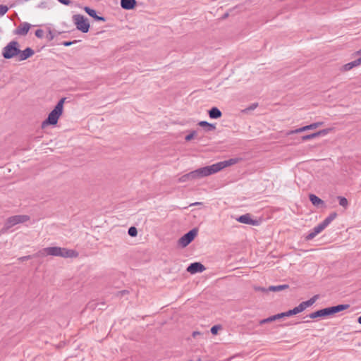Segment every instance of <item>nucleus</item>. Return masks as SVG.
<instances>
[{
  "mask_svg": "<svg viewBox=\"0 0 361 361\" xmlns=\"http://www.w3.org/2000/svg\"><path fill=\"white\" fill-rule=\"evenodd\" d=\"M66 98H61L55 106L54 109L49 114L48 117L45 119L42 123V127L44 128L49 125H56L58 123V120L62 115L63 104Z\"/></svg>",
  "mask_w": 361,
  "mask_h": 361,
  "instance_id": "1",
  "label": "nucleus"
},
{
  "mask_svg": "<svg viewBox=\"0 0 361 361\" xmlns=\"http://www.w3.org/2000/svg\"><path fill=\"white\" fill-rule=\"evenodd\" d=\"M349 307V305H338L310 313L308 317L310 319H315L317 317H324L329 316L341 311L345 310Z\"/></svg>",
  "mask_w": 361,
  "mask_h": 361,
  "instance_id": "2",
  "label": "nucleus"
},
{
  "mask_svg": "<svg viewBox=\"0 0 361 361\" xmlns=\"http://www.w3.org/2000/svg\"><path fill=\"white\" fill-rule=\"evenodd\" d=\"M48 255L63 258H75L78 256V252L74 250L60 247H49Z\"/></svg>",
  "mask_w": 361,
  "mask_h": 361,
  "instance_id": "3",
  "label": "nucleus"
},
{
  "mask_svg": "<svg viewBox=\"0 0 361 361\" xmlns=\"http://www.w3.org/2000/svg\"><path fill=\"white\" fill-rule=\"evenodd\" d=\"M29 220L30 216L27 215H15L10 216L6 220L4 228H2V232L6 233L11 227L18 224L25 223Z\"/></svg>",
  "mask_w": 361,
  "mask_h": 361,
  "instance_id": "4",
  "label": "nucleus"
},
{
  "mask_svg": "<svg viewBox=\"0 0 361 361\" xmlns=\"http://www.w3.org/2000/svg\"><path fill=\"white\" fill-rule=\"evenodd\" d=\"M73 22L76 28L83 33H87L90 29V23L87 18L80 14L73 16Z\"/></svg>",
  "mask_w": 361,
  "mask_h": 361,
  "instance_id": "5",
  "label": "nucleus"
},
{
  "mask_svg": "<svg viewBox=\"0 0 361 361\" xmlns=\"http://www.w3.org/2000/svg\"><path fill=\"white\" fill-rule=\"evenodd\" d=\"M18 42L11 41L3 49V51H2L3 56L6 59H9L16 56H18V53H20V49H18Z\"/></svg>",
  "mask_w": 361,
  "mask_h": 361,
  "instance_id": "6",
  "label": "nucleus"
},
{
  "mask_svg": "<svg viewBox=\"0 0 361 361\" xmlns=\"http://www.w3.org/2000/svg\"><path fill=\"white\" fill-rule=\"evenodd\" d=\"M196 235L197 231L195 229L190 231L178 240V244L183 247H186L193 240Z\"/></svg>",
  "mask_w": 361,
  "mask_h": 361,
  "instance_id": "7",
  "label": "nucleus"
},
{
  "mask_svg": "<svg viewBox=\"0 0 361 361\" xmlns=\"http://www.w3.org/2000/svg\"><path fill=\"white\" fill-rule=\"evenodd\" d=\"M196 171H197L199 178H202L210 176L212 174H214L215 173H217V171H216L214 164L211 166H205V167H202V168L196 169Z\"/></svg>",
  "mask_w": 361,
  "mask_h": 361,
  "instance_id": "8",
  "label": "nucleus"
},
{
  "mask_svg": "<svg viewBox=\"0 0 361 361\" xmlns=\"http://www.w3.org/2000/svg\"><path fill=\"white\" fill-rule=\"evenodd\" d=\"M323 125H324L323 122L313 123H311L310 125H307V126H305L297 128L295 130H291L289 133H288L287 135H291V134H295V133H300L305 132L306 130H314V129H316V128H319V127H320V126H322Z\"/></svg>",
  "mask_w": 361,
  "mask_h": 361,
  "instance_id": "9",
  "label": "nucleus"
},
{
  "mask_svg": "<svg viewBox=\"0 0 361 361\" xmlns=\"http://www.w3.org/2000/svg\"><path fill=\"white\" fill-rule=\"evenodd\" d=\"M239 161H240V159H238V158H233V159H230L228 160H225L223 161L216 163V164H214V165H215L217 172H219L226 167H228V166H230L237 164Z\"/></svg>",
  "mask_w": 361,
  "mask_h": 361,
  "instance_id": "10",
  "label": "nucleus"
},
{
  "mask_svg": "<svg viewBox=\"0 0 361 361\" xmlns=\"http://www.w3.org/2000/svg\"><path fill=\"white\" fill-rule=\"evenodd\" d=\"M331 130V128L323 129V130H319L316 133H312L310 135H303L301 137V139L302 141H307L309 140H312V139L318 137L319 136H324V135H327Z\"/></svg>",
  "mask_w": 361,
  "mask_h": 361,
  "instance_id": "11",
  "label": "nucleus"
},
{
  "mask_svg": "<svg viewBox=\"0 0 361 361\" xmlns=\"http://www.w3.org/2000/svg\"><path fill=\"white\" fill-rule=\"evenodd\" d=\"M206 269L205 267L201 264L200 262H194L190 264L188 268L187 271L189 273L194 274L196 273H201Z\"/></svg>",
  "mask_w": 361,
  "mask_h": 361,
  "instance_id": "12",
  "label": "nucleus"
},
{
  "mask_svg": "<svg viewBox=\"0 0 361 361\" xmlns=\"http://www.w3.org/2000/svg\"><path fill=\"white\" fill-rule=\"evenodd\" d=\"M327 226L323 222H322L321 224H318L306 236V240H310L313 239L316 235H317L319 233H320Z\"/></svg>",
  "mask_w": 361,
  "mask_h": 361,
  "instance_id": "13",
  "label": "nucleus"
},
{
  "mask_svg": "<svg viewBox=\"0 0 361 361\" xmlns=\"http://www.w3.org/2000/svg\"><path fill=\"white\" fill-rule=\"evenodd\" d=\"M327 226L323 222H322L321 224H318L306 236V240H310L313 239L316 235H317L319 233H320Z\"/></svg>",
  "mask_w": 361,
  "mask_h": 361,
  "instance_id": "14",
  "label": "nucleus"
},
{
  "mask_svg": "<svg viewBox=\"0 0 361 361\" xmlns=\"http://www.w3.org/2000/svg\"><path fill=\"white\" fill-rule=\"evenodd\" d=\"M327 226L323 222H322L321 224H318L306 236V240H310L313 239L316 235H317L319 233H320Z\"/></svg>",
  "mask_w": 361,
  "mask_h": 361,
  "instance_id": "15",
  "label": "nucleus"
},
{
  "mask_svg": "<svg viewBox=\"0 0 361 361\" xmlns=\"http://www.w3.org/2000/svg\"><path fill=\"white\" fill-rule=\"evenodd\" d=\"M31 27V25L27 22L20 23L18 27L14 31L16 35L25 36L27 34L29 30Z\"/></svg>",
  "mask_w": 361,
  "mask_h": 361,
  "instance_id": "16",
  "label": "nucleus"
},
{
  "mask_svg": "<svg viewBox=\"0 0 361 361\" xmlns=\"http://www.w3.org/2000/svg\"><path fill=\"white\" fill-rule=\"evenodd\" d=\"M236 220L242 224H249V225H257V221L253 220L251 219V215L250 214H245L242 216H240Z\"/></svg>",
  "mask_w": 361,
  "mask_h": 361,
  "instance_id": "17",
  "label": "nucleus"
},
{
  "mask_svg": "<svg viewBox=\"0 0 361 361\" xmlns=\"http://www.w3.org/2000/svg\"><path fill=\"white\" fill-rule=\"evenodd\" d=\"M317 298H318V296L317 295H314L312 298H311L310 300H308L307 301L302 302L301 303H300V305L298 306L299 310H300V311L302 312L305 309H307V307L312 306L316 302Z\"/></svg>",
  "mask_w": 361,
  "mask_h": 361,
  "instance_id": "18",
  "label": "nucleus"
},
{
  "mask_svg": "<svg viewBox=\"0 0 361 361\" xmlns=\"http://www.w3.org/2000/svg\"><path fill=\"white\" fill-rule=\"evenodd\" d=\"M35 54L34 51L30 48L27 47L23 51L20 50V53H18V57L19 61H24L27 59L31 57Z\"/></svg>",
  "mask_w": 361,
  "mask_h": 361,
  "instance_id": "19",
  "label": "nucleus"
},
{
  "mask_svg": "<svg viewBox=\"0 0 361 361\" xmlns=\"http://www.w3.org/2000/svg\"><path fill=\"white\" fill-rule=\"evenodd\" d=\"M360 65H361V57L353 61H351L350 63L345 64L342 67V71H348L351 70L352 68H353L354 67L358 66Z\"/></svg>",
  "mask_w": 361,
  "mask_h": 361,
  "instance_id": "20",
  "label": "nucleus"
},
{
  "mask_svg": "<svg viewBox=\"0 0 361 361\" xmlns=\"http://www.w3.org/2000/svg\"><path fill=\"white\" fill-rule=\"evenodd\" d=\"M121 6L123 9L130 10L136 6L135 0H121Z\"/></svg>",
  "mask_w": 361,
  "mask_h": 361,
  "instance_id": "21",
  "label": "nucleus"
},
{
  "mask_svg": "<svg viewBox=\"0 0 361 361\" xmlns=\"http://www.w3.org/2000/svg\"><path fill=\"white\" fill-rule=\"evenodd\" d=\"M309 197H310V200L311 201V202L312 203L313 205H314L316 207H319V206L322 207L324 205V202L322 199H320L319 197L316 196L315 195L310 194Z\"/></svg>",
  "mask_w": 361,
  "mask_h": 361,
  "instance_id": "22",
  "label": "nucleus"
},
{
  "mask_svg": "<svg viewBox=\"0 0 361 361\" xmlns=\"http://www.w3.org/2000/svg\"><path fill=\"white\" fill-rule=\"evenodd\" d=\"M209 115L211 118H219L221 116V111L216 107L212 108L209 111Z\"/></svg>",
  "mask_w": 361,
  "mask_h": 361,
  "instance_id": "23",
  "label": "nucleus"
},
{
  "mask_svg": "<svg viewBox=\"0 0 361 361\" xmlns=\"http://www.w3.org/2000/svg\"><path fill=\"white\" fill-rule=\"evenodd\" d=\"M289 286L287 284L279 285V286H271L269 287L268 290L278 292L288 288Z\"/></svg>",
  "mask_w": 361,
  "mask_h": 361,
  "instance_id": "24",
  "label": "nucleus"
},
{
  "mask_svg": "<svg viewBox=\"0 0 361 361\" xmlns=\"http://www.w3.org/2000/svg\"><path fill=\"white\" fill-rule=\"evenodd\" d=\"M198 125L203 128L207 127V130H208V131L214 130L216 128L214 125L209 123L207 121H200L198 123Z\"/></svg>",
  "mask_w": 361,
  "mask_h": 361,
  "instance_id": "25",
  "label": "nucleus"
},
{
  "mask_svg": "<svg viewBox=\"0 0 361 361\" xmlns=\"http://www.w3.org/2000/svg\"><path fill=\"white\" fill-rule=\"evenodd\" d=\"M48 250H49L48 247L43 248V249L40 250L39 251H38L36 254H35L33 255V257H43L47 255H49L48 251H47Z\"/></svg>",
  "mask_w": 361,
  "mask_h": 361,
  "instance_id": "26",
  "label": "nucleus"
},
{
  "mask_svg": "<svg viewBox=\"0 0 361 361\" xmlns=\"http://www.w3.org/2000/svg\"><path fill=\"white\" fill-rule=\"evenodd\" d=\"M336 214L333 213L331 214L328 217H326L322 222L328 226L329 224L336 218Z\"/></svg>",
  "mask_w": 361,
  "mask_h": 361,
  "instance_id": "27",
  "label": "nucleus"
},
{
  "mask_svg": "<svg viewBox=\"0 0 361 361\" xmlns=\"http://www.w3.org/2000/svg\"><path fill=\"white\" fill-rule=\"evenodd\" d=\"M83 9L90 16L92 17L93 18L94 16H97L96 11L88 6H85Z\"/></svg>",
  "mask_w": 361,
  "mask_h": 361,
  "instance_id": "28",
  "label": "nucleus"
},
{
  "mask_svg": "<svg viewBox=\"0 0 361 361\" xmlns=\"http://www.w3.org/2000/svg\"><path fill=\"white\" fill-rule=\"evenodd\" d=\"M338 199L339 200V204L343 207H347L348 205V202L345 197H338Z\"/></svg>",
  "mask_w": 361,
  "mask_h": 361,
  "instance_id": "29",
  "label": "nucleus"
},
{
  "mask_svg": "<svg viewBox=\"0 0 361 361\" xmlns=\"http://www.w3.org/2000/svg\"><path fill=\"white\" fill-rule=\"evenodd\" d=\"M189 180H190V177L189 173L183 175L182 176H180L178 178V182H180V183H184V182H187V181H189Z\"/></svg>",
  "mask_w": 361,
  "mask_h": 361,
  "instance_id": "30",
  "label": "nucleus"
},
{
  "mask_svg": "<svg viewBox=\"0 0 361 361\" xmlns=\"http://www.w3.org/2000/svg\"><path fill=\"white\" fill-rule=\"evenodd\" d=\"M128 233L132 237H135L137 235V230L135 227L131 226L129 228Z\"/></svg>",
  "mask_w": 361,
  "mask_h": 361,
  "instance_id": "31",
  "label": "nucleus"
},
{
  "mask_svg": "<svg viewBox=\"0 0 361 361\" xmlns=\"http://www.w3.org/2000/svg\"><path fill=\"white\" fill-rule=\"evenodd\" d=\"M257 106H258L257 103H253L250 106H249L248 107H247L246 109L243 110V112L247 113L250 111L255 110Z\"/></svg>",
  "mask_w": 361,
  "mask_h": 361,
  "instance_id": "32",
  "label": "nucleus"
},
{
  "mask_svg": "<svg viewBox=\"0 0 361 361\" xmlns=\"http://www.w3.org/2000/svg\"><path fill=\"white\" fill-rule=\"evenodd\" d=\"M189 174H190V180L200 179L196 170L190 172Z\"/></svg>",
  "mask_w": 361,
  "mask_h": 361,
  "instance_id": "33",
  "label": "nucleus"
},
{
  "mask_svg": "<svg viewBox=\"0 0 361 361\" xmlns=\"http://www.w3.org/2000/svg\"><path fill=\"white\" fill-rule=\"evenodd\" d=\"M295 314L293 310H288L287 312L281 313V315L282 316V318L284 317H290V316L295 315Z\"/></svg>",
  "mask_w": 361,
  "mask_h": 361,
  "instance_id": "34",
  "label": "nucleus"
},
{
  "mask_svg": "<svg viewBox=\"0 0 361 361\" xmlns=\"http://www.w3.org/2000/svg\"><path fill=\"white\" fill-rule=\"evenodd\" d=\"M197 134V131L195 130H192L190 134H188L186 137H185V140L186 141H190L191 140L192 138L195 137V136Z\"/></svg>",
  "mask_w": 361,
  "mask_h": 361,
  "instance_id": "35",
  "label": "nucleus"
},
{
  "mask_svg": "<svg viewBox=\"0 0 361 361\" xmlns=\"http://www.w3.org/2000/svg\"><path fill=\"white\" fill-rule=\"evenodd\" d=\"M8 10L6 6L0 5V16H4Z\"/></svg>",
  "mask_w": 361,
  "mask_h": 361,
  "instance_id": "36",
  "label": "nucleus"
},
{
  "mask_svg": "<svg viewBox=\"0 0 361 361\" xmlns=\"http://www.w3.org/2000/svg\"><path fill=\"white\" fill-rule=\"evenodd\" d=\"M221 329V326L215 325L211 328V333L214 335L218 333V331Z\"/></svg>",
  "mask_w": 361,
  "mask_h": 361,
  "instance_id": "37",
  "label": "nucleus"
},
{
  "mask_svg": "<svg viewBox=\"0 0 361 361\" xmlns=\"http://www.w3.org/2000/svg\"><path fill=\"white\" fill-rule=\"evenodd\" d=\"M35 36L38 38H42L44 36V31L41 29L37 30L35 31Z\"/></svg>",
  "mask_w": 361,
  "mask_h": 361,
  "instance_id": "38",
  "label": "nucleus"
},
{
  "mask_svg": "<svg viewBox=\"0 0 361 361\" xmlns=\"http://www.w3.org/2000/svg\"><path fill=\"white\" fill-rule=\"evenodd\" d=\"M269 317H270L271 322H274V321H276L277 319L282 318V316L281 315V313H279V314L271 316Z\"/></svg>",
  "mask_w": 361,
  "mask_h": 361,
  "instance_id": "39",
  "label": "nucleus"
},
{
  "mask_svg": "<svg viewBox=\"0 0 361 361\" xmlns=\"http://www.w3.org/2000/svg\"><path fill=\"white\" fill-rule=\"evenodd\" d=\"M32 256L31 255H27V256H23V257H20L18 259V261L20 262H24V261H26V260H28L32 258Z\"/></svg>",
  "mask_w": 361,
  "mask_h": 361,
  "instance_id": "40",
  "label": "nucleus"
},
{
  "mask_svg": "<svg viewBox=\"0 0 361 361\" xmlns=\"http://www.w3.org/2000/svg\"><path fill=\"white\" fill-rule=\"evenodd\" d=\"M269 322H271V320L270 317L262 319V320L259 321V323L260 325H262V324H267V323H269Z\"/></svg>",
  "mask_w": 361,
  "mask_h": 361,
  "instance_id": "41",
  "label": "nucleus"
},
{
  "mask_svg": "<svg viewBox=\"0 0 361 361\" xmlns=\"http://www.w3.org/2000/svg\"><path fill=\"white\" fill-rule=\"evenodd\" d=\"M58 1L66 6H69L71 4V1L70 0H58Z\"/></svg>",
  "mask_w": 361,
  "mask_h": 361,
  "instance_id": "42",
  "label": "nucleus"
},
{
  "mask_svg": "<svg viewBox=\"0 0 361 361\" xmlns=\"http://www.w3.org/2000/svg\"><path fill=\"white\" fill-rule=\"evenodd\" d=\"M94 18L97 20V21H102V22H104L106 21V19L103 16H94Z\"/></svg>",
  "mask_w": 361,
  "mask_h": 361,
  "instance_id": "43",
  "label": "nucleus"
},
{
  "mask_svg": "<svg viewBox=\"0 0 361 361\" xmlns=\"http://www.w3.org/2000/svg\"><path fill=\"white\" fill-rule=\"evenodd\" d=\"M77 41L75 40L73 42H63V44L65 46V47H69L71 46V44L75 43Z\"/></svg>",
  "mask_w": 361,
  "mask_h": 361,
  "instance_id": "44",
  "label": "nucleus"
},
{
  "mask_svg": "<svg viewBox=\"0 0 361 361\" xmlns=\"http://www.w3.org/2000/svg\"><path fill=\"white\" fill-rule=\"evenodd\" d=\"M293 310V311H294V312H295V314H298V313H300V312H301L300 311V310H299V308H298V306H297V307H294Z\"/></svg>",
  "mask_w": 361,
  "mask_h": 361,
  "instance_id": "45",
  "label": "nucleus"
},
{
  "mask_svg": "<svg viewBox=\"0 0 361 361\" xmlns=\"http://www.w3.org/2000/svg\"><path fill=\"white\" fill-rule=\"evenodd\" d=\"M202 204V202H196L190 204V206L192 207V206H195V205H200Z\"/></svg>",
  "mask_w": 361,
  "mask_h": 361,
  "instance_id": "46",
  "label": "nucleus"
},
{
  "mask_svg": "<svg viewBox=\"0 0 361 361\" xmlns=\"http://www.w3.org/2000/svg\"><path fill=\"white\" fill-rule=\"evenodd\" d=\"M118 293H119L121 295H125V294L128 293V290H122V291H120Z\"/></svg>",
  "mask_w": 361,
  "mask_h": 361,
  "instance_id": "47",
  "label": "nucleus"
},
{
  "mask_svg": "<svg viewBox=\"0 0 361 361\" xmlns=\"http://www.w3.org/2000/svg\"><path fill=\"white\" fill-rule=\"evenodd\" d=\"M49 40L53 39L54 36H53L52 32H51V30H49Z\"/></svg>",
  "mask_w": 361,
  "mask_h": 361,
  "instance_id": "48",
  "label": "nucleus"
},
{
  "mask_svg": "<svg viewBox=\"0 0 361 361\" xmlns=\"http://www.w3.org/2000/svg\"><path fill=\"white\" fill-rule=\"evenodd\" d=\"M199 334H200V332H198V331H194V332H193V334H192V336H193V337H195V336H196V335H199Z\"/></svg>",
  "mask_w": 361,
  "mask_h": 361,
  "instance_id": "49",
  "label": "nucleus"
},
{
  "mask_svg": "<svg viewBox=\"0 0 361 361\" xmlns=\"http://www.w3.org/2000/svg\"><path fill=\"white\" fill-rule=\"evenodd\" d=\"M44 4H45V3L42 2V3H41V4L39 6L44 8Z\"/></svg>",
  "mask_w": 361,
  "mask_h": 361,
  "instance_id": "50",
  "label": "nucleus"
},
{
  "mask_svg": "<svg viewBox=\"0 0 361 361\" xmlns=\"http://www.w3.org/2000/svg\"><path fill=\"white\" fill-rule=\"evenodd\" d=\"M357 322H358L359 324H361V316L358 317Z\"/></svg>",
  "mask_w": 361,
  "mask_h": 361,
  "instance_id": "51",
  "label": "nucleus"
},
{
  "mask_svg": "<svg viewBox=\"0 0 361 361\" xmlns=\"http://www.w3.org/2000/svg\"><path fill=\"white\" fill-rule=\"evenodd\" d=\"M357 54H361V49L356 52Z\"/></svg>",
  "mask_w": 361,
  "mask_h": 361,
  "instance_id": "52",
  "label": "nucleus"
},
{
  "mask_svg": "<svg viewBox=\"0 0 361 361\" xmlns=\"http://www.w3.org/2000/svg\"><path fill=\"white\" fill-rule=\"evenodd\" d=\"M228 13H226V14L224 15V18L228 17Z\"/></svg>",
  "mask_w": 361,
  "mask_h": 361,
  "instance_id": "53",
  "label": "nucleus"
}]
</instances>
